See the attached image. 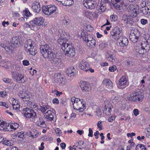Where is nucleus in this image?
Here are the masks:
<instances>
[{"instance_id":"obj_1","label":"nucleus","mask_w":150,"mask_h":150,"mask_svg":"<svg viewBox=\"0 0 150 150\" xmlns=\"http://www.w3.org/2000/svg\"><path fill=\"white\" fill-rule=\"evenodd\" d=\"M82 39L87 42V45L91 48H94L96 46V40L93 39L92 36L87 33L82 32L81 34Z\"/></svg>"},{"instance_id":"obj_2","label":"nucleus","mask_w":150,"mask_h":150,"mask_svg":"<svg viewBox=\"0 0 150 150\" xmlns=\"http://www.w3.org/2000/svg\"><path fill=\"white\" fill-rule=\"evenodd\" d=\"M47 58L49 62L53 65H58L62 64V60L61 57L57 54L53 52Z\"/></svg>"},{"instance_id":"obj_3","label":"nucleus","mask_w":150,"mask_h":150,"mask_svg":"<svg viewBox=\"0 0 150 150\" xmlns=\"http://www.w3.org/2000/svg\"><path fill=\"white\" fill-rule=\"evenodd\" d=\"M34 42L30 39H29L25 42L24 47L25 50L28 51L32 55H35L37 53L33 46Z\"/></svg>"},{"instance_id":"obj_4","label":"nucleus","mask_w":150,"mask_h":150,"mask_svg":"<svg viewBox=\"0 0 150 150\" xmlns=\"http://www.w3.org/2000/svg\"><path fill=\"white\" fill-rule=\"evenodd\" d=\"M144 97L139 90L137 91H134L131 93L129 96L128 97V99L130 101L137 102L141 101Z\"/></svg>"},{"instance_id":"obj_5","label":"nucleus","mask_w":150,"mask_h":150,"mask_svg":"<svg viewBox=\"0 0 150 150\" xmlns=\"http://www.w3.org/2000/svg\"><path fill=\"white\" fill-rule=\"evenodd\" d=\"M11 77L13 80L18 83H23L25 82L24 75L18 72L11 71Z\"/></svg>"},{"instance_id":"obj_6","label":"nucleus","mask_w":150,"mask_h":150,"mask_svg":"<svg viewBox=\"0 0 150 150\" xmlns=\"http://www.w3.org/2000/svg\"><path fill=\"white\" fill-rule=\"evenodd\" d=\"M40 49V52L44 58H48L51 54L53 52L52 51L51 48L48 45L42 46Z\"/></svg>"},{"instance_id":"obj_7","label":"nucleus","mask_w":150,"mask_h":150,"mask_svg":"<svg viewBox=\"0 0 150 150\" xmlns=\"http://www.w3.org/2000/svg\"><path fill=\"white\" fill-rule=\"evenodd\" d=\"M24 115L26 118H31L35 120L37 118V116L36 112L34 111L29 108H26L23 109Z\"/></svg>"},{"instance_id":"obj_8","label":"nucleus","mask_w":150,"mask_h":150,"mask_svg":"<svg viewBox=\"0 0 150 150\" xmlns=\"http://www.w3.org/2000/svg\"><path fill=\"white\" fill-rule=\"evenodd\" d=\"M85 102L83 99L81 100L77 98L76 103L73 104L74 109L77 110H79L80 112H82L85 109Z\"/></svg>"},{"instance_id":"obj_9","label":"nucleus","mask_w":150,"mask_h":150,"mask_svg":"<svg viewBox=\"0 0 150 150\" xmlns=\"http://www.w3.org/2000/svg\"><path fill=\"white\" fill-rule=\"evenodd\" d=\"M108 2V0H99L96 8L98 12L100 14L104 12L106 9V4Z\"/></svg>"},{"instance_id":"obj_10","label":"nucleus","mask_w":150,"mask_h":150,"mask_svg":"<svg viewBox=\"0 0 150 150\" xmlns=\"http://www.w3.org/2000/svg\"><path fill=\"white\" fill-rule=\"evenodd\" d=\"M121 28L117 26L115 27L110 32V35L115 40H118L119 38L121 36Z\"/></svg>"},{"instance_id":"obj_11","label":"nucleus","mask_w":150,"mask_h":150,"mask_svg":"<svg viewBox=\"0 0 150 150\" xmlns=\"http://www.w3.org/2000/svg\"><path fill=\"white\" fill-rule=\"evenodd\" d=\"M44 19L42 17H36L34 20L30 22V23L32 26L36 25H41L43 23Z\"/></svg>"},{"instance_id":"obj_12","label":"nucleus","mask_w":150,"mask_h":150,"mask_svg":"<svg viewBox=\"0 0 150 150\" xmlns=\"http://www.w3.org/2000/svg\"><path fill=\"white\" fill-rule=\"evenodd\" d=\"M83 4L86 8L92 9L95 8L96 2L92 0H85L83 1Z\"/></svg>"},{"instance_id":"obj_13","label":"nucleus","mask_w":150,"mask_h":150,"mask_svg":"<svg viewBox=\"0 0 150 150\" xmlns=\"http://www.w3.org/2000/svg\"><path fill=\"white\" fill-rule=\"evenodd\" d=\"M111 3L117 10H121L124 5L123 0H111Z\"/></svg>"},{"instance_id":"obj_14","label":"nucleus","mask_w":150,"mask_h":150,"mask_svg":"<svg viewBox=\"0 0 150 150\" xmlns=\"http://www.w3.org/2000/svg\"><path fill=\"white\" fill-rule=\"evenodd\" d=\"M53 110H49L44 113V116L47 121H52L53 120L55 114Z\"/></svg>"},{"instance_id":"obj_15","label":"nucleus","mask_w":150,"mask_h":150,"mask_svg":"<svg viewBox=\"0 0 150 150\" xmlns=\"http://www.w3.org/2000/svg\"><path fill=\"white\" fill-rule=\"evenodd\" d=\"M127 84L125 77L123 76L119 80L118 87L120 89L124 88L127 86Z\"/></svg>"},{"instance_id":"obj_16","label":"nucleus","mask_w":150,"mask_h":150,"mask_svg":"<svg viewBox=\"0 0 150 150\" xmlns=\"http://www.w3.org/2000/svg\"><path fill=\"white\" fill-rule=\"evenodd\" d=\"M80 87L83 92L87 93L91 90L89 83L86 81H83L80 85Z\"/></svg>"},{"instance_id":"obj_17","label":"nucleus","mask_w":150,"mask_h":150,"mask_svg":"<svg viewBox=\"0 0 150 150\" xmlns=\"http://www.w3.org/2000/svg\"><path fill=\"white\" fill-rule=\"evenodd\" d=\"M66 50V52H64L65 56L68 57H73L75 55L76 52L75 48L73 46L70 49Z\"/></svg>"},{"instance_id":"obj_18","label":"nucleus","mask_w":150,"mask_h":150,"mask_svg":"<svg viewBox=\"0 0 150 150\" xmlns=\"http://www.w3.org/2000/svg\"><path fill=\"white\" fill-rule=\"evenodd\" d=\"M31 7L33 11L35 13H38L40 11V4L39 2L35 1L33 3Z\"/></svg>"},{"instance_id":"obj_19","label":"nucleus","mask_w":150,"mask_h":150,"mask_svg":"<svg viewBox=\"0 0 150 150\" xmlns=\"http://www.w3.org/2000/svg\"><path fill=\"white\" fill-rule=\"evenodd\" d=\"M119 45L121 47H124L128 45V41L127 38L124 36H120L118 40Z\"/></svg>"},{"instance_id":"obj_20","label":"nucleus","mask_w":150,"mask_h":150,"mask_svg":"<svg viewBox=\"0 0 150 150\" xmlns=\"http://www.w3.org/2000/svg\"><path fill=\"white\" fill-rule=\"evenodd\" d=\"M147 6L143 7L140 8L141 13L144 15H150V2L147 3Z\"/></svg>"},{"instance_id":"obj_21","label":"nucleus","mask_w":150,"mask_h":150,"mask_svg":"<svg viewBox=\"0 0 150 150\" xmlns=\"http://www.w3.org/2000/svg\"><path fill=\"white\" fill-rule=\"evenodd\" d=\"M104 86L108 89H112L113 87V83L109 79H104L102 82Z\"/></svg>"},{"instance_id":"obj_22","label":"nucleus","mask_w":150,"mask_h":150,"mask_svg":"<svg viewBox=\"0 0 150 150\" xmlns=\"http://www.w3.org/2000/svg\"><path fill=\"white\" fill-rule=\"evenodd\" d=\"M89 64L85 60L82 61L79 64V68L83 71H88Z\"/></svg>"},{"instance_id":"obj_23","label":"nucleus","mask_w":150,"mask_h":150,"mask_svg":"<svg viewBox=\"0 0 150 150\" xmlns=\"http://www.w3.org/2000/svg\"><path fill=\"white\" fill-rule=\"evenodd\" d=\"M107 59L113 62H115V55L113 52L107 51V54L106 55Z\"/></svg>"},{"instance_id":"obj_24","label":"nucleus","mask_w":150,"mask_h":150,"mask_svg":"<svg viewBox=\"0 0 150 150\" xmlns=\"http://www.w3.org/2000/svg\"><path fill=\"white\" fill-rule=\"evenodd\" d=\"M75 70L74 67H71L67 68L66 72L68 76L71 77L75 75Z\"/></svg>"},{"instance_id":"obj_25","label":"nucleus","mask_w":150,"mask_h":150,"mask_svg":"<svg viewBox=\"0 0 150 150\" xmlns=\"http://www.w3.org/2000/svg\"><path fill=\"white\" fill-rule=\"evenodd\" d=\"M137 32L135 31L133 33L130 34L129 38L130 40L134 42H136L139 38V37L137 33H136Z\"/></svg>"},{"instance_id":"obj_26","label":"nucleus","mask_w":150,"mask_h":150,"mask_svg":"<svg viewBox=\"0 0 150 150\" xmlns=\"http://www.w3.org/2000/svg\"><path fill=\"white\" fill-rule=\"evenodd\" d=\"M74 3L73 0H62L60 1V4H62L63 5L65 6H70L72 5Z\"/></svg>"},{"instance_id":"obj_27","label":"nucleus","mask_w":150,"mask_h":150,"mask_svg":"<svg viewBox=\"0 0 150 150\" xmlns=\"http://www.w3.org/2000/svg\"><path fill=\"white\" fill-rule=\"evenodd\" d=\"M42 12L45 14L48 15H50L52 14L51 12H50L49 5L43 6L42 7Z\"/></svg>"},{"instance_id":"obj_28","label":"nucleus","mask_w":150,"mask_h":150,"mask_svg":"<svg viewBox=\"0 0 150 150\" xmlns=\"http://www.w3.org/2000/svg\"><path fill=\"white\" fill-rule=\"evenodd\" d=\"M64 35L63 34H61L60 37L57 40L58 43L62 46L64 43L66 42L67 41L65 38H64Z\"/></svg>"},{"instance_id":"obj_29","label":"nucleus","mask_w":150,"mask_h":150,"mask_svg":"<svg viewBox=\"0 0 150 150\" xmlns=\"http://www.w3.org/2000/svg\"><path fill=\"white\" fill-rule=\"evenodd\" d=\"M111 108L110 107L109 105H105L103 111V113L106 115H109L111 114Z\"/></svg>"},{"instance_id":"obj_30","label":"nucleus","mask_w":150,"mask_h":150,"mask_svg":"<svg viewBox=\"0 0 150 150\" xmlns=\"http://www.w3.org/2000/svg\"><path fill=\"white\" fill-rule=\"evenodd\" d=\"M77 146H76V147H78V146H79V149H81L82 148L85 149L86 147V144H84V141L82 140H79L76 143Z\"/></svg>"},{"instance_id":"obj_31","label":"nucleus","mask_w":150,"mask_h":150,"mask_svg":"<svg viewBox=\"0 0 150 150\" xmlns=\"http://www.w3.org/2000/svg\"><path fill=\"white\" fill-rule=\"evenodd\" d=\"M68 41L66 42L62 46V48L64 52H66V50H67L69 49H70L71 47H72L71 45L67 42Z\"/></svg>"},{"instance_id":"obj_32","label":"nucleus","mask_w":150,"mask_h":150,"mask_svg":"<svg viewBox=\"0 0 150 150\" xmlns=\"http://www.w3.org/2000/svg\"><path fill=\"white\" fill-rule=\"evenodd\" d=\"M143 43H141L140 47H139L138 48H136V51L137 52H138L140 54H143L145 53L144 46L143 45Z\"/></svg>"},{"instance_id":"obj_33","label":"nucleus","mask_w":150,"mask_h":150,"mask_svg":"<svg viewBox=\"0 0 150 150\" xmlns=\"http://www.w3.org/2000/svg\"><path fill=\"white\" fill-rule=\"evenodd\" d=\"M1 144L7 146H11L13 145V142L11 140H6L1 142Z\"/></svg>"},{"instance_id":"obj_34","label":"nucleus","mask_w":150,"mask_h":150,"mask_svg":"<svg viewBox=\"0 0 150 150\" xmlns=\"http://www.w3.org/2000/svg\"><path fill=\"white\" fill-rule=\"evenodd\" d=\"M40 110L42 113L45 112L47 109L50 108V106L48 105H42L40 106Z\"/></svg>"},{"instance_id":"obj_35","label":"nucleus","mask_w":150,"mask_h":150,"mask_svg":"<svg viewBox=\"0 0 150 150\" xmlns=\"http://www.w3.org/2000/svg\"><path fill=\"white\" fill-rule=\"evenodd\" d=\"M30 94L29 95L26 93H25L24 95L21 94V96H20L23 99V100L28 101L30 100Z\"/></svg>"},{"instance_id":"obj_36","label":"nucleus","mask_w":150,"mask_h":150,"mask_svg":"<svg viewBox=\"0 0 150 150\" xmlns=\"http://www.w3.org/2000/svg\"><path fill=\"white\" fill-rule=\"evenodd\" d=\"M135 149L136 150H146L145 146L142 144H139L137 145Z\"/></svg>"},{"instance_id":"obj_37","label":"nucleus","mask_w":150,"mask_h":150,"mask_svg":"<svg viewBox=\"0 0 150 150\" xmlns=\"http://www.w3.org/2000/svg\"><path fill=\"white\" fill-rule=\"evenodd\" d=\"M55 80L56 82L60 84L63 83V82H64V79L61 75L57 76Z\"/></svg>"},{"instance_id":"obj_38","label":"nucleus","mask_w":150,"mask_h":150,"mask_svg":"<svg viewBox=\"0 0 150 150\" xmlns=\"http://www.w3.org/2000/svg\"><path fill=\"white\" fill-rule=\"evenodd\" d=\"M50 10V12L51 14L55 12L57 10V7L54 5H49Z\"/></svg>"},{"instance_id":"obj_39","label":"nucleus","mask_w":150,"mask_h":150,"mask_svg":"<svg viewBox=\"0 0 150 150\" xmlns=\"http://www.w3.org/2000/svg\"><path fill=\"white\" fill-rule=\"evenodd\" d=\"M12 130H15L19 127V125L17 123H11Z\"/></svg>"},{"instance_id":"obj_40","label":"nucleus","mask_w":150,"mask_h":150,"mask_svg":"<svg viewBox=\"0 0 150 150\" xmlns=\"http://www.w3.org/2000/svg\"><path fill=\"white\" fill-rule=\"evenodd\" d=\"M25 132H18L17 135L16 137H18V138H19L21 139H23L24 138Z\"/></svg>"},{"instance_id":"obj_41","label":"nucleus","mask_w":150,"mask_h":150,"mask_svg":"<svg viewBox=\"0 0 150 150\" xmlns=\"http://www.w3.org/2000/svg\"><path fill=\"white\" fill-rule=\"evenodd\" d=\"M133 17L132 16H127V22L126 24H128L130 25H132L133 23Z\"/></svg>"},{"instance_id":"obj_42","label":"nucleus","mask_w":150,"mask_h":150,"mask_svg":"<svg viewBox=\"0 0 150 150\" xmlns=\"http://www.w3.org/2000/svg\"><path fill=\"white\" fill-rule=\"evenodd\" d=\"M39 134L38 132H35L34 131H33L32 132H30L29 134V135L30 137H31L33 138H34L37 137Z\"/></svg>"},{"instance_id":"obj_43","label":"nucleus","mask_w":150,"mask_h":150,"mask_svg":"<svg viewBox=\"0 0 150 150\" xmlns=\"http://www.w3.org/2000/svg\"><path fill=\"white\" fill-rule=\"evenodd\" d=\"M12 67L13 69L15 70L16 71H19L20 70V67L18 64H13L12 65Z\"/></svg>"},{"instance_id":"obj_44","label":"nucleus","mask_w":150,"mask_h":150,"mask_svg":"<svg viewBox=\"0 0 150 150\" xmlns=\"http://www.w3.org/2000/svg\"><path fill=\"white\" fill-rule=\"evenodd\" d=\"M117 16L116 15L113 14L111 15L110 17V19L111 21L115 22L117 19Z\"/></svg>"},{"instance_id":"obj_45","label":"nucleus","mask_w":150,"mask_h":150,"mask_svg":"<svg viewBox=\"0 0 150 150\" xmlns=\"http://www.w3.org/2000/svg\"><path fill=\"white\" fill-rule=\"evenodd\" d=\"M6 126H7V123L0 122V130H5Z\"/></svg>"},{"instance_id":"obj_46","label":"nucleus","mask_w":150,"mask_h":150,"mask_svg":"<svg viewBox=\"0 0 150 150\" xmlns=\"http://www.w3.org/2000/svg\"><path fill=\"white\" fill-rule=\"evenodd\" d=\"M3 80L4 82L7 83H13L11 79L7 78H4Z\"/></svg>"},{"instance_id":"obj_47","label":"nucleus","mask_w":150,"mask_h":150,"mask_svg":"<svg viewBox=\"0 0 150 150\" xmlns=\"http://www.w3.org/2000/svg\"><path fill=\"white\" fill-rule=\"evenodd\" d=\"M6 63V64H4V65H3L2 66L4 68H5L6 69H8L9 68V65L8 64H10V62H8L7 64V63H6L5 61L4 60H2L1 62V64H4Z\"/></svg>"},{"instance_id":"obj_48","label":"nucleus","mask_w":150,"mask_h":150,"mask_svg":"<svg viewBox=\"0 0 150 150\" xmlns=\"http://www.w3.org/2000/svg\"><path fill=\"white\" fill-rule=\"evenodd\" d=\"M12 105L13 106H18V101L16 99L14 98H12Z\"/></svg>"},{"instance_id":"obj_49","label":"nucleus","mask_w":150,"mask_h":150,"mask_svg":"<svg viewBox=\"0 0 150 150\" xmlns=\"http://www.w3.org/2000/svg\"><path fill=\"white\" fill-rule=\"evenodd\" d=\"M143 45L144 46V49L145 52L149 50L150 48L148 44H147L146 42H144V43L143 44Z\"/></svg>"},{"instance_id":"obj_50","label":"nucleus","mask_w":150,"mask_h":150,"mask_svg":"<svg viewBox=\"0 0 150 150\" xmlns=\"http://www.w3.org/2000/svg\"><path fill=\"white\" fill-rule=\"evenodd\" d=\"M137 10V9L135 8L133 11H132L130 12L132 14L133 17H136L137 16L138 14Z\"/></svg>"},{"instance_id":"obj_51","label":"nucleus","mask_w":150,"mask_h":150,"mask_svg":"<svg viewBox=\"0 0 150 150\" xmlns=\"http://www.w3.org/2000/svg\"><path fill=\"white\" fill-rule=\"evenodd\" d=\"M108 45L106 43H102L99 45V48L101 50H103L105 49Z\"/></svg>"},{"instance_id":"obj_52","label":"nucleus","mask_w":150,"mask_h":150,"mask_svg":"<svg viewBox=\"0 0 150 150\" xmlns=\"http://www.w3.org/2000/svg\"><path fill=\"white\" fill-rule=\"evenodd\" d=\"M11 124L7 123V126H6V129L5 131H12V129L11 128Z\"/></svg>"},{"instance_id":"obj_53","label":"nucleus","mask_w":150,"mask_h":150,"mask_svg":"<svg viewBox=\"0 0 150 150\" xmlns=\"http://www.w3.org/2000/svg\"><path fill=\"white\" fill-rule=\"evenodd\" d=\"M23 26L25 28H30L32 30H34V26H32V25L28 23H25L23 25Z\"/></svg>"},{"instance_id":"obj_54","label":"nucleus","mask_w":150,"mask_h":150,"mask_svg":"<svg viewBox=\"0 0 150 150\" xmlns=\"http://www.w3.org/2000/svg\"><path fill=\"white\" fill-rule=\"evenodd\" d=\"M55 132L58 136H60L62 133L61 129L59 128H57L55 130Z\"/></svg>"},{"instance_id":"obj_55","label":"nucleus","mask_w":150,"mask_h":150,"mask_svg":"<svg viewBox=\"0 0 150 150\" xmlns=\"http://www.w3.org/2000/svg\"><path fill=\"white\" fill-rule=\"evenodd\" d=\"M11 42L12 44L15 45V44H17L18 42V40H17V39L15 37H13L12 38V40L11 41Z\"/></svg>"},{"instance_id":"obj_56","label":"nucleus","mask_w":150,"mask_h":150,"mask_svg":"<svg viewBox=\"0 0 150 150\" xmlns=\"http://www.w3.org/2000/svg\"><path fill=\"white\" fill-rule=\"evenodd\" d=\"M135 6H134L132 4H130L128 6V9L130 11H129V12L131 11H133L135 8Z\"/></svg>"},{"instance_id":"obj_57","label":"nucleus","mask_w":150,"mask_h":150,"mask_svg":"<svg viewBox=\"0 0 150 150\" xmlns=\"http://www.w3.org/2000/svg\"><path fill=\"white\" fill-rule=\"evenodd\" d=\"M127 16L125 14L122 16V20L125 23H127Z\"/></svg>"},{"instance_id":"obj_58","label":"nucleus","mask_w":150,"mask_h":150,"mask_svg":"<svg viewBox=\"0 0 150 150\" xmlns=\"http://www.w3.org/2000/svg\"><path fill=\"white\" fill-rule=\"evenodd\" d=\"M40 126L41 127H46V125L45 124V122L43 121L42 119L40 120Z\"/></svg>"},{"instance_id":"obj_59","label":"nucleus","mask_w":150,"mask_h":150,"mask_svg":"<svg viewBox=\"0 0 150 150\" xmlns=\"http://www.w3.org/2000/svg\"><path fill=\"white\" fill-rule=\"evenodd\" d=\"M117 69L115 65H113L112 67H110L109 68V70L111 72H114Z\"/></svg>"},{"instance_id":"obj_60","label":"nucleus","mask_w":150,"mask_h":150,"mask_svg":"<svg viewBox=\"0 0 150 150\" xmlns=\"http://www.w3.org/2000/svg\"><path fill=\"white\" fill-rule=\"evenodd\" d=\"M25 15L27 16H31V14L29 12L28 9L26 8L24 11Z\"/></svg>"},{"instance_id":"obj_61","label":"nucleus","mask_w":150,"mask_h":150,"mask_svg":"<svg viewBox=\"0 0 150 150\" xmlns=\"http://www.w3.org/2000/svg\"><path fill=\"white\" fill-rule=\"evenodd\" d=\"M7 95V93L5 91H2L0 92V96L2 98H4Z\"/></svg>"},{"instance_id":"obj_62","label":"nucleus","mask_w":150,"mask_h":150,"mask_svg":"<svg viewBox=\"0 0 150 150\" xmlns=\"http://www.w3.org/2000/svg\"><path fill=\"white\" fill-rule=\"evenodd\" d=\"M98 127L99 128L100 130H101L102 129V121H98L97 124Z\"/></svg>"},{"instance_id":"obj_63","label":"nucleus","mask_w":150,"mask_h":150,"mask_svg":"<svg viewBox=\"0 0 150 150\" xmlns=\"http://www.w3.org/2000/svg\"><path fill=\"white\" fill-rule=\"evenodd\" d=\"M23 64L24 66H28L30 64L29 62L27 60H24L23 61Z\"/></svg>"},{"instance_id":"obj_64","label":"nucleus","mask_w":150,"mask_h":150,"mask_svg":"<svg viewBox=\"0 0 150 150\" xmlns=\"http://www.w3.org/2000/svg\"><path fill=\"white\" fill-rule=\"evenodd\" d=\"M96 112L97 113V115L98 116H100L102 114L101 110L99 108L97 109L96 111Z\"/></svg>"}]
</instances>
